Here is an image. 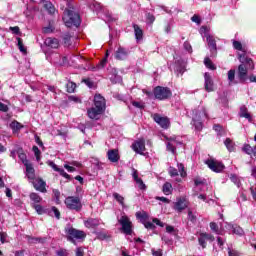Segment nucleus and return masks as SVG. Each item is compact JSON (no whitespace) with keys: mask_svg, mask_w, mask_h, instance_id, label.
Masks as SVG:
<instances>
[{"mask_svg":"<svg viewBox=\"0 0 256 256\" xmlns=\"http://www.w3.org/2000/svg\"><path fill=\"white\" fill-rule=\"evenodd\" d=\"M62 11H64L63 21L66 27H79L81 25V16L78 13L73 12L65 6H61Z\"/></svg>","mask_w":256,"mask_h":256,"instance_id":"obj_1","label":"nucleus"},{"mask_svg":"<svg viewBox=\"0 0 256 256\" xmlns=\"http://www.w3.org/2000/svg\"><path fill=\"white\" fill-rule=\"evenodd\" d=\"M65 205L67 209H70V211H76L79 213L81 209H83V204L81 203V199L77 196H68L65 199Z\"/></svg>","mask_w":256,"mask_h":256,"instance_id":"obj_2","label":"nucleus"},{"mask_svg":"<svg viewBox=\"0 0 256 256\" xmlns=\"http://www.w3.org/2000/svg\"><path fill=\"white\" fill-rule=\"evenodd\" d=\"M65 233L68 235L67 240L71 241V243H75V239H85L87 237L83 230H78L71 226L65 228Z\"/></svg>","mask_w":256,"mask_h":256,"instance_id":"obj_3","label":"nucleus"},{"mask_svg":"<svg viewBox=\"0 0 256 256\" xmlns=\"http://www.w3.org/2000/svg\"><path fill=\"white\" fill-rule=\"evenodd\" d=\"M118 223L121 225V231L124 235H133V222H131L129 216L122 215Z\"/></svg>","mask_w":256,"mask_h":256,"instance_id":"obj_4","label":"nucleus"},{"mask_svg":"<svg viewBox=\"0 0 256 256\" xmlns=\"http://www.w3.org/2000/svg\"><path fill=\"white\" fill-rule=\"evenodd\" d=\"M153 93L155 99H158V101H165L167 99H170L171 95H173L171 89L163 86H156L153 90Z\"/></svg>","mask_w":256,"mask_h":256,"instance_id":"obj_5","label":"nucleus"},{"mask_svg":"<svg viewBox=\"0 0 256 256\" xmlns=\"http://www.w3.org/2000/svg\"><path fill=\"white\" fill-rule=\"evenodd\" d=\"M167 144V151H170L175 155L177 153V147L183 145V142H181V139L177 136H170V137H165Z\"/></svg>","mask_w":256,"mask_h":256,"instance_id":"obj_6","label":"nucleus"},{"mask_svg":"<svg viewBox=\"0 0 256 256\" xmlns=\"http://www.w3.org/2000/svg\"><path fill=\"white\" fill-rule=\"evenodd\" d=\"M206 165L214 173H221L225 169V165L217 160L209 159L206 161Z\"/></svg>","mask_w":256,"mask_h":256,"instance_id":"obj_7","label":"nucleus"},{"mask_svg":"<svg viewBox=\"0 0 256 256\" xmlns=\"http://www.w3.org/2000/svg\"><path fill=\"white\" fill-rule=\"evenodd\" d=\"M205 37L211 52V57H217V41L215 40V37L211 34H206Z\"/></svg>","mask_w":256,"mask_h":256,"instance_id":"obj_8","label":"nucleus"},{"mask_svg":"<svg viewBox=\"0 0 256 256\" xmlns=\"http://www.w3.org/2000/svg\"><path fill=\"white\" fill-rule=\"evenodd\" d=\"M207 241H210V243H213L215 241V236L213 234L209 233H200L198 237V243L202 247V249H207Z\"/></svg>","mask_w":256,"mask_h":256,"instance_id":"obj_9","label":"nucleus"},{"mask_svg":"<svg viewBox=\"0 0 256 256\" xmlns=\"http://www.w3.org/2000/svg\"><path fill=\"white\" fill-rule=\"evenodd\" d=\"M30 183L33 184L36 191H40V193H47V182H45L43 178H34Z\"/></svg>","mask_w":256,"mask_h":256,"instance_id":"obj_10","label":"nucleus"},{"mask_svg":"<svg viewBox=\"0 0 256 256\" xmlns=\"http://www.w3.org/2000/svg\"><path fill=\"white\" fill-rule=\"evenodd\" d=\"M152 119L155 121V123L160 125L162 129H169V125H170L169 118L155 113L152 115Z\"/></svg>","mask_w":256,"mask_h":256,"instance_id":"obj_11","label":"nucleus"},{"mask_svg":"<svg viewBox=\"0 0 256 256\" xmlns=\"http://www.w3.org/2000/svg\"><path fill=\"white\" fill-rule=\"evenodd\" d=\"M131 147L135 153H138V155H143V153H145V140H136Z\"/></svg>","mask_w":256,"mask_h":256,"instance_id":"obj_12","label":"nucleus"},{"mask_svg":"<svg viewBox=\"0 0 256 256\" xmlns=\"http://www.w3.org/2000/svg\"><path fill=\"white\" fill-rule=\"evenodd\" d=\"M132 177L141 191H145L147 189L145 182H143V179L139 178V172L135 168H132Z\"/></svg>","mask_w":256,"mask_h":256,"instance_id":"obj_13","label":"nucleus"},{"mask_svg":"<svg viewBox=\"0 0 256 256\" xmlns=\"http://www.w3.org/2000/svg\"><path fill=\"white\" fill-rule=\"evenodd\" d=\"M47 165H49V167H52L57 173H59L61 175V177H64V179L71 181V179H72L71 175L67 174V172H65L64 169L59 168V166H57V164H55V162L48 161Z\"/></svg>","mask_w":256,"mask_h":256,"instance_id":"obj_14","label":"nucleus"},{"mask_svg":"<svg viewBox=\"0 0 256 256\" xmlns=\"http://www.w3.org/2000/svg\"><path fill=\"white\" fill-rule=\"evenodd\" d=\"M129 57V50L126 48H123L122 46H119L118 49L115 52V59L118 61H123Z\"/></svg>","mask_w":256,"mask_h":256,"instance_id":"obj_15","label":"nucleus"},{"mask_svg":"<svg viewBox=\"0 0 256 256\" xmlns=\"http://www.w3.org/2000/svg\"><path fill=\"white\" fill-rule=\"evenodd\" d=\"M87 113H88V117L90 119H95L97 121L99 119V117H101V115H103L104 110L97 108V107H92L87 110Z\"/></svg>","mask_w":256,"mask_h":256,"instance_id":"obj_16","label":"nucleus"},{"mask_svg":"<svg viewBox=\"0 0 256 256\" xmlns=\"http://www.w3.org/2000/svg\"><path fill=\"white\" fill-rule=\"evenodd\" d=\"M107 157L110 163H119V159H121V156L119 155V150L117 149L108 150Z\"/></svg>","mask_w":256,"mask_h":256,"instance_id":"obj_17","label":"nucleus"},{"mask_svg":"<svg viewBox=\"0 0 256 256\" xmlns=\"http://www.w3.org/2000/svg\"><path fill=\"white\" fill-rule=\"evenodd\" d=\"M240 63H242L243 65H246V69H255V64L253 63V60L251 58H247L245 57V53L243 54H239L238 57Z\"/></svg>","mask_w":256,"mask_h":256,"instance_id":"obj_18","label":"nucleus"},{"mask_svg":"<svg viewBox=\"0 0 256 256\" xmlns=\"http://www.w3.org/2000/svg\"><path fill=\"white\" fill-rule=\"evenodd\" d=\"M94 105L96 109H101L102 111H105V98L101 94H96L94 96Z\"/></svg>","mask_w":256,"mask_h":256,"instance_id":"obj_19","label":"nucleus"},{"mask_svg":"<svg viewBox=\"0 0 256 256\" xmlns=\"http://www.w3.org/2000/svg\"><path fill=\"white\" fill-rule=\"evenodd\" d=\"M101 225V220L99 218H88L84 221V226L87 229H95Z\"/></svg>","mask_w":256,"mask_h":256,"instance_id":"obj_20","label":"nucleus"},{"mask_svg":"<svg viewBox=\"0 0 256 256\" xmlns=\"http://www.w3.org/2000/svg\"><path fill=\"white\" fill-rule=\"evenodd\" d=\"M204 87H205V91H207L208 93H211V91H213V79L211 78V74H209L208 72H206L204 74Z\"/></svg>","mask_w":256,"mask_h":256,"instance_id":"obj_21","label":"nucleus"},{"mask_svg":"<svg viewBox=\"0 0 256 256\" xmlns=\"http://www.w3.org/2000/svg\"><path fill=\"white\" fill-rule=\"evenodd\" d=\"M247 66L245 64H240L238 66V78L239 80L244 83V81H247Z\"/></svg>","mask_w":256,"mask_h":256,"instance_id":"obj_22","label":"nucleus"},{"mask_svg":"<svg viewBox=\"0 0 256 256\" xmlns=\"http://www.w3.org/2000/svg\"><path fill=\"white\" fill-rule=\"evenodd\" d=\"M26 167V177L28 181H35V168L33 167V164L30 162L25 165Z\"/></svg>","mask_w":256,"mask_h":256,"instance_id":"obj_23","label":"nucleus"},{"mask_svg":"<svg viewBox=\"0 0 256 256\" xmlns=\"http://www.w3.org/2000/svg\"><path fill=\"white\" fill-rule=\"evenodd\" d=\"M44 45H46V47H50L51 49H59V39L48 37L45 39Z\"/></svg>","mask_w":256,"mask_h":256,"instance_id":"obj_24","label":"nucleus"},{"mask_svg":"<svg viewBox=\"0 0 256 256\" xmlns=\"http://www.w3.org/2000/svg\"><path fill=\"white\" fill-rule=\"evenodd\" d=\"M175 209L179 213H181V211H184V209H187V199L185 198L178 199L177 202L175 203Z\"/></svg>","mask_w":256,"mask_h":256,"instance_id":"obj_25","label":"nucleus"},{"mask_svg":"<svg viewBox=\"0 0 256 256\" xmlns=\"http://www.w3.org/2000/svg\"><path fill=\"white\" fill-rule=\"evenodd\" d=\"M109 79H110L111 83H113V84L121 83V81H123L121 76H119L117 74V70L116 69H112L111 70V74H110Z\"/></svg>","mask_w":256,"mask_h":256,"instance_id":"obj_26","label":"nucleus"},{"mask_svg":"<svg viewBox=\"0 0 256 256\" xmlns=\"http://www.w3.org/2000/svg\"><path fill=\"white\" fill-rule=\"evenodd\" d=\"M226 229H231L234 235H243V229L237 225L226 223Z\"/></svg>","mask_w":256,"mask_h":256,"instance_id":"obj_27","label":"nucleus"},{"mask_svg":"<svg viewBox=\"0 0 256 256\" xmlns=\"http://www.w3.org/2000/svg\"><path fill=\"white\" fill-rule=\"evenodd\" d=\"M239 116L243 117L244 119H248L249 121H252L251 114L249 113V110H247V106H241Z\"/></svg>","mask_w":256,"mask_h":256,"instance_id":"obj_28","label":"nucleus"},{"mask_svg":"<svg viewBox=\"0 0 256 256\" xmlns=\"http://www.w3.org/2000/svg\"><path fill=\"white\" fill-rule=\"evenodd\" d=\"M133 29L135 33V38L137 39V41H141V39H143V30L137 24H133Z\"/></svg>","mask_w":256,"mask_h":256,"instance_id":"obj_29","label":"nucleus"},{"mask_svg":"<svg viewBox=\"0 0 256 256\" xmlns=\"http://www.w3.org/2000/svg\"><path fill=\"white\" fill-rule=\"evenodd\" d=\"M29 198L33 202L32 205H37L43 201V198L35 192L30 193Z\"/></svg>","mask_w":256,"mask_h":256,"instance_id":"obj_30","label":"nucleus"},{"mask_svg":"<svg viewBox=\"0 0 256 256\" xmlns=\"http://www.w3.org/2000/svg\"><path fill=\"white\" fill-rule=\"evenodd\" d=\"M162 192L164 195H171L173 193V185L169 182H165L162 186Z\"/></svg>","mask_w":256,"mask_h":256,"instance_id":"obj_31","label":"nucleus"},{"mask_svg":"<svg viewBox=\"0 0 256 256\" xmlns=\"http://www.w3.org/2000/svg\"><path fill=\"white\" fill-rule=\"evenodd\" d=\"M10 129H12L13 133H17L23 129V125L17 122V120H14L10 123Z\"/></svg>","mask_w":256,"mask_h":256,"instance_id":"obj_32","label":"nucleus"},{"mask_svg":"<svg viewBox=\"0 0 256 256\" xmlns=\"http://www.w3.org/2000/svg\"><path fill=\"white\" fill-rule=\"evenodd\" d=\"M224 145L230 153L235 151V142H233L231 138H226V140L224 141Z\"/></svg>","mask_w":256,"mask_h":256,"instance_id":"obj_33","label":"nucleus"},{"mask_svg":"<svg viewBox=\"0 0 256 256\" xmlns=\"http://www.w3.org/2000/svg\"><path fill=\"white\" fill-rule=\"evenodd\" d=\"M89 8L92 10V11H96V12H99L101 11V9H103V6H101V3L95 1V0H92L90 3H89Z\"/></svg>","mask_w":256,"mask_h":256,"instance_id":"obj_34","label":"nucleus"},{"mask_svg":"<svg viewBox=\"0 0 256 256\" xmlns=\"http://www.w3.org/2000/svg\"><path fill=\"white\" fill-rule=\"evenodd\" d=\"M136 218H138L140 220V223H142L143 225L145 222H147V219H149V215L145 211L136 212Z\"/></svg>","mask_w":256,"mask_h":256,"instance_id":"obj_35","label":"nucleus"},{"mask_svg":"<svg viewBox=\"0 0 256 256\" xmlns=\"http://www.w3.org/2000/svg\"><path fill=\"white\" fill-rule=\"evenodd\" d=\"M213 129L220 137H223V135L226 134L225 129L220 124H214Z\"/></svg>","mask_w":256,"mask_h":256,"instance_id":"obj_36","label":"nucleus"},{"mask_svg":"<svg viewBox=\"0 0 256 256\" xmlns=\"http://www.w3.org/2000/svg\"><path fill=\"white\" fill-rule=\"evenodd\" d=\"M114 199L119 203L122 207H125V197L121 196L119 193H113Z\"/></svg>","mask_w":256,"mask_h":256,"instance_id":"obj_37","label":"nucleus"},{"mask_svg":"<svg viewBox=\"0 0 256 256\" xmlns=\"http://www.w3.org/2000/svg\"><path fill=\"white\" fill-rule=\"evenodd\" d=\"M18 157L24 166L30 163L29 160H27V154H25L23 150L18 151Z\"/></svg>","mask_w":256,"mask_h":256,"instance_id":"obj_38","label":"nucleus"},{"mask_svg":"<svg viewBox=\"0 0 256 256\" xmlns=\"http://www.w3.org/2000/svg\"><path fill=\"white\" fill-rule=\"evenodd\" d=\"M204 65L207 67V69H210L211 71H215V69H217V67L215 66V64H213V61H211L209 57H206L204 59Z\"/></svg>","mask_w":256,"mask_h":256,"instance_id":"obj_39","label":"nucleus"},{"mask_svg":"<svg viewBox=\"0 0 256 256\" xmlns=\"http://www.w3.org/2000/svg\"><path fill=\"white\" fill-rule=\"evenodd\" d=\"M16 41H18V49L21 53H27V48L25 47V45L23 44V39L17 37Z\"/></svg>","mask_w":256,"mask_h":256,"instance_id":"obj_40","label":"nucleus"},{"mask_svg":"<svg viewBox=\"0 0 256 256\" xmlns=\"http://www.w3.org/2000/svg\"><path fill=\"white\" fill-rule=\"evenodd\" d=\"M255 150V147H251L249 144H244L242 151L246 153V155H253V151Z\"/></svg>","mask_w":256,"mask_h":256,"instance_id":"obj_41","label":"nucleus"},{"mask_svg":"<svg viewBox=\"0 0 256 256\" xmlns=\"http://www.w3.org/2000/svg\"><path fill=\"white\" fill-rule=\"evenodd\" d=\"M67 93H75V89H77V84L75 82H68L66 84Z\"/></svg>","mask_w":256,"mask_h":256,"instance_id":"obj_42","label":"nucleus"},{"mask_svg":"<svg viewBox=\"0 0 256 256\" xmlns=\"http://www.w3.org/2000/svg\"><path fill=\"white\" fill-rule=\"evenodd\" d=\"M210 229L213 231V233H216V235H222V232L219 230V225H217V223L211 222Z\"/></svg>","mask_w":256,"mask_h":256,"instance_id":"obj_43","label":"nucleus"},{"mask_svg":"<svg viewBox=\"0 0 256 256\" xmlns=\"http://www.w3.org/2000/svg\"><path fill=\"white\" fill-rule=\"evenodd\" d=\"M44 8L50 13V15H53L55 13V6L51 2H46L44 4Z\"/></svg>","mask_w":256,"mask_h":256,"instance_id":"obj_44","label":"nucleus"},{"mask_svg":"<svg viewBox=\"0 0 256 256\" xmlns=\"http://www.w3.org/2000/svg\"><path fill=\"white\" fill-rule=\"evenodd\" d=\"M71 34L68 32V33H65L64 36H63V41H64V45L66 47H70L71 45Z\"/></svg>","mask_w":256,"mask_h":256,"instance_id":"obj_45","label":"nucleus"},{"mask_svg":"<svg viewBox=\"0 0 256 256\" xmlns=\"http://www.w3.org/2000/svg\"><path fill=\"white\" fill-rule=\"evenodd\" d=\"M228 81L230 85L231 83H237V81H235V70L231 69L228 71Z\"/></svg>","mask_w":256,"mask_h":256,"instance_id":"obj_46","label":"nucleus"},{"mask_svg":"<svg viewBox=\"0 0 256 256\" xmlns=\"http://www.w3.org/2000/svg\"><path fill=\"white\" fill-rule=\"evenodd\" d=\"M230 180L234 185H237V187H241V180H239V177L235 174L230 175Z\"/></svg>","mask_w":256,"mask_h":256,"instance_id":"obj_47","label":"nucleus"},{"mask_svg":"<svg viewBox=\"0 0 256 256\" xmlns=\"http://www.w3.org/2000/svg\"><path fill=\"white\" fill-rule=\"evenodd\" d=\"M32 151L36 157V161H41V150H39V147L33 146Z\"/></svg>","mask_w":256,"mask_h":256,"instance_id":"obj_48","label":"nucleus"},{"mask_svg":"<svg viewBox=\"0 0 256 256\" xmlns=\"http://www.w3.org/2000/svg\"><path fill=\"white\" fill-rule=\"evenodd\" d=\"M50 215H54V217H56V219H61V212H59V209H57V207L53 206L51 208L50 211Z\"/></svg>","mask_w":256,"mask_h":256,"instance_id":"obj_49","label":"nucleus"},{"mask_svg":"<svg viewBox=\"0 0 256 256\" xmlns=\"http://www.w3.org/2000/svg\"><path fill=\"white\" fill-rule=\"evenodd\" d=\"M33 209L38 213V215H43L45 213V209L40 204H32Z\"/></svg>","mask_w":256,"mask_h":256,"instance_id":"obj_50","label":"nucleus"},{"mask_svg":"<svg viewBox=\"0 0 256 256\" xmlns=\"http://www.w3.org/2000/svg\"><path fill=\"white\" fill-rule=\"evenodd\" d=\"M105 65H107V58L102 59L100 63L95 68H93V71H99V69L105 68Z\"/></svg>","mask_w":256,"mask_h":256,"instance_id":"obj_51","label":"nucleus"},{"mask_svg":"<svg viewBox=\"0 0 256 256\" xmlns=\"http://www.w3.org/2000/svg\"><path fill=\"white\" fill-rule=\"evenodd\" d=\"M146 22L148 23V25H153V23H155V15H153L151 13H147L146 14Z\"/></svg>","mask_w":256,"mask_h":256,"instance_id":"obj_52","label":"nucleus"},{"mask_svg":"<svg viewBox=\"0 0 256 256\" xmlns=\"http://www.w3.org/2000/svg\"><path fill=\"white\" fill-rule=\"evenodd\" d=\"M178 171L181 177H187V172L185 171V166L183 164H178Z\"/></svg>","mask_w":256,"mask_h":256,"instance_id":"obj_53","label":"nucleus"},{"mask_svg":"<svg viewBox=\"0 0 256 256\" xmlns=\"http://www.w3.org/2000/svg\"><path fill=\"white\" fill-rule=\"evenodd\" d=\"M193 125L197 131H201V129H203V122L199 120H193Z\"/></svg>","mask_w":256,"mask_h":256,"instance_id":"obj_54","label":"nucleus"},{"mask_svg":"<svg viewBox=\"0 0 256 256\" xmlns=\"http://www.w3.org/2000/svg\"><path fill=\"white\" fill-rule=\"evenodd\" d=\"M57 256H69V251L67 249L62 248L56 251Z\"/></svg>","mask_w":256,"mask_h":256,"instance_id":"obj_55","label":"nucleus"},{"mask_svg":"<svg viewBox=\"0 0 256 256\" xmlns=\"http://www.w3.org/2000/svg\"><path fill=\"white\" fill-rule=\"evenodd\" d=\"M168 173L171 177H177L179 175V171L175 167H170Z\"/></svg>","mask_w":256,"mask_h":256,"instance_id":"obj_56","label":"nucleus"},{"mask_svg":"<svg viewBox=\"0 0 256 256\" xmlns=\"http://www.w3.org/2000/svg\"><path fill=\"white\" fill-rule=\"evenodd\" d=\"M183 47L185 51H187L188 53H193V47L191 46V43H189L188 41L184 42Z\"/></svg>","mask_w":256,"mask_h":256,"instance_id":"obj_57","label":"nucleus"},{"mask_svg":"<svg viewBox=\"0 0 256 256\" xmlns=\"http://www.w3.org/2000/svg\"><path fill=\"white\" fill-rule=\"evenodd\" d=\"M9 30L12 31L14 35H21V29L19 28V26H11Z\"/></svg>","mask_w":256,"mask_h":256,"instance_id":"obj_58","label":"nucleus"},{"mask_svg":"<svg viewBox=\"0 0 256 256\" xmlns=\"http://www.w3.org/2000/svg\"><path fill=\"white\" fill-rule=\"evenodd\" d=\"M145 229H150L151 231H153L155 229V224H153V222L147 221L143 224Z\"/></svg>","mask_w":256,"mask_h":256,"instance_id":"obj_59","label":"nucleus"},{"mask_svg":"<svg viewBox=\"0 0 256 256\" xmlns=\"http://www.w3.org/2000/svg\"><path fill=\"white\" fill-rule=\"evenodd\" d=\"M233 47L237 51H243V44H241V42H239V41H234L233 42Z\"/></svg>","mask_w":256,"mask_h":256,"instance_id":"obj_60","label":"nucleus"},{"mask_svg":"<svg viewBox=\"0 0 256 256\" xmlns=\"http://www.w3.org/2000/svg\"><path fill=\"white\" fill-rule=\"evenodd\" d=\"M188 219L192 223H195L197 221V216H195V214H193V211L189 210L188 211Z\"/></svg>","mask_w":256,"mask_h":256,"instance_id":"obj_61","label":"nucleus"},{"mask_svg":"<svg viewBox=\"0 0 256 256\" xmlns=\"http://www.w3.org/2000/svg\"><path fill=\"white\" fill-rule=\"evenodd\" d=\"M53 195H54V198L56 199V203H59L60 197H61V192H59V190H57V189H54Z\"/></svg>","mask_w":256,"mask_h":256,"instance_id":"obj_62","label":"nucleus"},{"mask_svg":"<svg viewBox=\"0 0 256 256\" xmlns=\"http://www.w3.org/2000/svg\"><path fill=\"white\" fill-rule=\"evenodd\" d=\"M7 232H0V241L1 243H7Z\"/></svg>","mask_w":256,"mask_h":256,"instance_id":"obj_63","label":"nucleus"},{"mask_svg":"<svg viewBox=\"0 0 256 256\" xmlns=\"http://www.w3.org/2000/svg\"><path fill=\"white\" fill-rule=\"evenodd\" d=\"M228 255L229 256H239V251L235 249L228 248Z\"/></svg>","mask_w":256,"mask_h":256,"instance_id":"obj_64","label":"nucleus"}]
</instances>
